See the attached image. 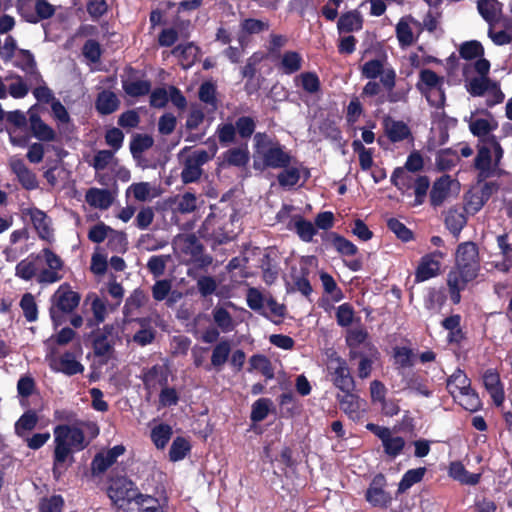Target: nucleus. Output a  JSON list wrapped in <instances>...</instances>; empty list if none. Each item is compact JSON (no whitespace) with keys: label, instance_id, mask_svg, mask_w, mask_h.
Masks as SVG:
<instances>
[{"label":"nucleus","instance_id":"f257e3e1","mask_svg":"<svg viewBox=\"0 0 512 512\" xmlns=\"http://www.w3.org/2000/svg\"><path fill=\"white\" fill-rule=\"evenodd\" d=\"M254 142L255 169L263 171L266 168L280 169L290 165L292 157L279 142L262 133L254 136Z\"/></svg>","mask_w":512,"mask_h":512},{"label":"nucleus","instance_id":"f03ea898","mask_svg":"<svg viewBox=\"0 0 512 512\" xmlns=\"http://www.w3.org/2000/svg\"><path fill=\"white\" fill-rule=\"evenodd\" d=\"M504 150L497 138H490L482 143H477V155L474 166L478 171V177L482 180L501 174L500 163Z\"/></svg>","mask_w":512,"mask_h":512},{"label":"nucleus","instance_id":"7ed1b4c3","mask_svg":"<svg viewBox=\"0 0 512 512\" xmlns=\"http://www.w3.org/2000/svg\"><path fill=\"white\" fill-rule=\"evenodd\" d=\"M54 473L67 460L74 450H82L85 447V438L81 429L75 426L58 425L54 429Z\"/></svg>","mask_w":512,"mask_h":512},{"label":"nucleus","instance_id":"20e7f679","mask_svg":"<svg viewBox=\"0 0 512 512\" xmlns=\"http://www.w3.org/2000/svg\"><path fill=\"white\" fill-rule=\"evenodd\" d=\"M217 146L212 144L209 151L198 149L191 150L190 147L182 148L178 153L183 168L181 171V180L184 184L196 182L200 179L203 169L202 166L209 162L216 154Z\"/></svg>","mask_w":512,"mask_h":512},{"label":"nucleus","instance_id":"39448f33","mask_svg":"<svg viewBox=\"0 0 512 512\" xmlns=\"http://www.w3.org/2000/svg\"><path fill=\"white\" fill-rule=\"evenodd\" d=\"M444 82V77L437 75L434 71L422 69L416 87L426 97L430 105L443 108L445 103Z\"/></svg>","mask_w":512,"mask_h":512},{"label":"nucleus","instance_id":"423d86ee","mask_svg":"<svg viewBox=\"0 0 512 512\" xmlns=\"http://www.w3.org/2000/svg\"><path fill=\"white\" fill-rule=\"evenodd\" d=\"M464 121L468 124L470 132L478 138V143L496 138L492 133L498 128V122L491 113L484 110L471 112Z\"/></svg>","mask_w":512,"mask_h":512},{"label":"nucleus","instance_id":"0eeeda50","mask_svg":"<svg viewBox=\"0 0 512 512\" xmlns=\"http://www.w3.org/2000/svg\"><path fill=\"white\" fill-rule=\"evenodd\" d=\"M139 495L134 483L126 477L113 479L108 488V496L118 508H130L131 502Z\"/></svg>","mask_w":512,"mask_h":512},{"label":"nucleus","instance_id":"6e6552de","mask_svg":"<svg viewBox=\"0 0 512 512\" xmlns=\"http://www.w3.org/2000/svg\"><path fill=\"white\" fill-rule=\"evenodd\" d=\"M366 428L381 440L384 452L388 457L395 459L403 453L406 441L402 436L396 434L388 427L379 426L374 423H368Z\"/></svg>","mask_w":512,"mask_h":512},{"label":"nucleus","instance_id":"1a4fd4ad","mask_svg":"<svg viewBox=\"0 0 512 512\" xmlns=\"http://www.w3.org/2000/svg\"><path fill=\"white\" fill-rule=\"evenodd\" d=\"M362 75L367 79H376L380 77V82L385 89H392L396 84V72L384 61L373 59L363 64L361 68Z\"/></svg>","mask_w":512,"mask_h":512},{"label":"nucleus","instance_id":"9d476101","mask_svg":"<svg viewBox=\"0 0 512 512\" xmlns=\"http://www.w3.org/2000/svg\"><path fill=\"white\" fill-rule=\"evenodd\" d=\"M41 256V263L45 261L47 268L42 269L38 274V283L52 284L62 279L61 270L63 262L50 249H43Z\"/></svg>","mask_w":512,"mask_h":512},{"label":"nucleus","instance_id":"9b49d317","mask_svg":"<svg viewBox=\"0 0 512 512\" xmlns=\"http://www.w3.org/2000/svg\"><path fill=\"white\" fill-rule=\"evenodd\" d=\"M455 267L467 271L469 276H477L479 259L478 249L474 243L466 242L458 246Z\"/></svg>","mask_w":512,"mask_h":512},{"label":"nucleus","instance_id":"f8f14e48","mask_svg":"<svg viewBox=\"0 0 512 512\" xmlns=\"http://www.w3.org/2000/svg\"><path fill=\"white\" fill-rule=\"evenodd\" d=\"M329 368L333 370V383L338 389L342 392L353 390L354 380L344 359L333 353L330 357Z\"/></svg>","mask_w":512,"mask_h":512},{"label":"nucleus","instance_id":"ddd939ff","mask_svg":"<svg viewBox=\"0 0 512 512\" xmlns=\"http://www.w3.org/2000/svg\"><path fill=\"white\" fill-rule=\"evenodd\" d=\"M445 254L441 251H434L424 255L418 264L415 272L416 282H424L435 276L440 272L441 260Z\"/></svg>","mask_w":512,"mask_h":512},{"label":"nucleus","instance_id":"4468645a","mask_svg":"<svg viewBox=\"0 0 512 512\" xmlns=\"http://www.w3.org/2000/svg\"><path fill=\"white\" fill-rule=\"evenodd\" d=\"M422 24L411 16L402 17L396 25V37L401 47L411 46L422 31Z\"/></svg>","mask_w":512,"mask_h":512},{"label":"nucleus","instance_id":"2eb2a0df","mask_svg":"<svg viewBox=\"0 0 512 512\" xmlns=\"http://www.w3.org/2000/svg\"><path fill=\"white\" fill-rule=\"evenodd\" d=\"M173 248L185 260H196L202 253V245L194 234H180L173 240Z\"/></svg>","mask_w":512,"mask_h":512},{"label":"nucleus","instance_id":"dca6fc26","mask_svg":"<svg viewBox=\"0 0 512 512\" xmlns=\"http://www.w3.org/2000/svg\"><path fill=\"white\" fill-rule=\"evenodd\" d=\"M17 8L21 17L25 21L33 24H36L41 20L48 19L55 13V7L46 0H37L35 3V11H32L31 8L22 0L19 1Z\"/></svg>","mask_w":512,"mask_h":512},{"label":"nucleus","instance_id":"f3484780","mask_svg":"<svg viewBox=\"0 0 512 512\" xmlns=\"http://www.w3.org/2000/svg\"><path fill=\"white\" fill-rule=\"evenodd\" d=\"M496 185L492 182L485 183L481 189L470 190L465 195L464 211L467 214H476L488 201Z\"/></svg>","mask_w":512,"mask_h":512},{"label":"nucleus","instance_id":"a211bd4d","mask_svg":"<svg viewBox=\"0 0 512 512\" xmlns=\"http://www.w3.org/2000/svg\"><path fill=\"white\" fill-rule=\"evenodd\" d=\"M475 278L476 276H469L467 271L457 267L449 272L447 276V285L451 300L454 304H458L460 302V292L463 291L467 284Z\"/></svg>","mask_w":512,"mask_h":512},{"label":"nucleus","instance_id":"6ab92c4d","mask_svg":"<svg viewBox=\"0 0 512 512\" xmlns=\"http://www.w3.org/2000/svg\"><path fill=\"white\" fill-rule=\"evenodd\" d=\"M337 400L340 408L353 420L360 419L366 410V402L351 391L338 394Z\"/></svg>","mask_w":512,"mask_h":512},{"label":"nucleus","instance_id":"aec40b11","mask_svg":"<svg viewBox=\"0 0 512 512\" xmlns=\"http://www.w3.org/2000/svg\"><path fill=\"white\" fill-rule=\"evenodd\" d=\"M25 215L29 217L39 237L46 241L53 238V229L51 219L42 210L32 207L25 210Z\"/></svg>","mask_w":512,"mask_h":512},{"label":"nucleus","instance_id":"412c9836","mask_svg":"<svg viewBox=\"0 0 512 512\" xmlns=\"http://www.w3.org/2000/svg\"><path fill=\"white\" fill-rule=\"evenodd\" d=\"M386 479L382 474L376 475L366 492V500L373 506L385 507L390 501V495L384 490Z\"/></svg>","mask_w":512,"mask_h":512},{"label":"nucleus","instance_id":"4be33fe9","mask_svg":"<svg viewBox=\"0 0 512 512\" xmlns=\"http://www.w3.org/2000/svg\"><path fill=\"white\" fill-rule=\"evenodd\" d=\"M456 183L450 176L444 175L437 179L430 192V201L433 206H440L447 200L452 193L453 187H456Z\"/></svg>","mask_w":512,"mask_h":512},{"label":"nucleus","instance_id":"5701e85b","mask_svg":"<svg viewBox=\"0 0 512 512\" xmlns=\"http://www.w3.org/2000/svg\"><path fill=\"white\" fill-rule=\"evenodd\" d=\"M52 302L62 312H71L78 306L80 296L68 285H61L54 293Z\"/></svg>","mask_w":512,"mask_h":512},{"label":"nucleus","instance_id":"b1692460","mask_svg":"<svg viewBox=\"0 0 512 512\" xmlns=\"http://www.w3.org/2000/svg\"><path fill=\"white\" fill-rule=\"evenodd\" d=\"M10 167L16 175L18 181L27 190H34L38 187L37 177L24 163V161L17 157L10 159Z\"/></svg>","mask_w":512,"mask_h":512},{"label":"nucleus","instance_id":"393cba45","mask_svg":"<svg viewBox=\"0 0 512 512\" xmlns=\"http://www.w3.org/2000/svg\"><path fill=\"white\" fill-rule=\"evenodd\" d=\"M161 190L150 182L132 183L126 190V196L132 195L136 201L149 202L159 197Z\"/></svg>","mask_w":512,"mask_h":512},{"label":"nucleus","instance_id":"a878e982","mask_svg":"<svg viewBox=\"0 0 512 512\" xmlns=\"http://www.w3.org/2000/svg\"><path fill=\"white\" fill-rule=\"evenodd\" d=\"M51 367L54 370L62 372L66 375L78 374L84 370L83 365L77 361L75 356L70 352H66L59 358L53 359L51 362Z\"/></svg>","mask_w":512,"mask_h":512},{"label":"nucleus","instance_id":"bb28decb","mask_svg":"<svg viewBox=\"0 0 512 512\" xmlns=\"http://www.w3.org/2000/svg\"><path fill=\"white\" fill-rule=\"evenodd\" d=\"M41 256L28 257L21 260L15 268V275L25 281L31 280L36 277L38 280V274L41 271Z\"/></svg>","mask_w":512,"mask_h":512},{"label":"nucleus","instance_id":"cd10ccee","mask_svg":"<svg viewBox=\"0 0 512 512\" xmlns=\"http://www.w3.org/2000/svg\"><path fill=\"white\" fill-rule=\"evenodd\" d=\"M468 92L473 96H482L486 91L493 90L496 96V102L499 103L504 99V95L500 92L496 86L487 77H475L469 80L467 84Z\"/></svg>","mask_w":512,"mask_h":512},{"label":"nucleus","instance_id":"c85d7f7f","mask_svg":"<svg viewBox=\"0 0 512 512\" xmlns=\"http://www.w3.org/2000/svg\"><path fill=\"white\" fill-rule=\"evenodd\" d=\"M30 127L33 135L40 141H54L56 139V132L41 120V118L32 111L29 110Z\"/></svg>","mask_w":512,"mask_h":512},{"label":"nucleus","instance_id":"c756f323","mask_svg":"<svg viewBox=\"0 0 512 512\" xmlns=\"http://www.w3.org/2000/svg\"><path fill=\"white\" fill-rule=\"evenodd\" d=\"M483 383L490 393L494 403L500 406L504 400V392L500 385L499 375L492 369L485 371L483 375Z\"/></svg>","mask_w":512,"mask_h":512},{"label":"nucleus","instance_id":"7c9ffc66","mask_svg":"<svg viewBox=\"0 0 512 512\" xmlns=\"http://www.w3.org/2000/svg\"><path fill=\"white\" fill-rule=\"evenodd\" d=\"M126 512H164L159 500L153 496L141 494L131 502Z\"/></svg>","mask_w":512,"mask_h":512},{"label":"nucleus","instance_id":"2f4dec72","mask_svg":"<svg viewBox=\"0 0 512 512\" xmlns=\"http://www.w3.org/2000/svg\"><path fill=\"white\" fill-rule=\"evenodd\" d=\"M85 200L91 207L101 210L108 209L113 202L111 193L100 188H90L86 192Z\"/></svg>","mask_w":512,"mask_h":512},{"label":"nucleus","instance_id":"473e14b6","mask_svg":"<svg viewBox=\"0 0 512 512\" xmlns=\"http://www.w3.org/2000/svg\"><path fill=\"white\" fill-rule=\"evenodd\" d=\"M383 124L385 133L389 140L392 142L403 141L407 139L411 134L409 127L402 121L386 118Z\"/></svg>","mask_w":512,"mask_h":512},{"label":"nucleus","instance_id":"72a5a7b5","mask_svg":"<svg viewBox=\"0 0 512 512\" xmlns=\"http://www.w3.org/2000/svg\"><path fill=\"white\" fill-rule=\"evenodd\" d=\"M477 9L489 26H493L501 15L502 4L498 0H479Z\"/></svg>","mask_w":512,"mask_h":512},{"label":"nucleus","instance_id":"f704fd0d","mask_svg":"<svg viewBox=\"0 0 512 512\" xmlns=\"http://www.w3.org/2000/svg\"><path fill=\"white\" fill-rule=\"evenodd\" d=\"M212 316L216 327L223 333L232 332L237 326V321L234 320L226 307H214L212 310Z\"/></svg>","mask_w":512,"mask_h":512},{"label":"nucleus","instance_id":"c9c22d12","mask_svg":"<svg viewBox=\"0 0 512 512\" xmlns=\"http://www.w3.org/2000/svg\"><path fill=\"white\" fill-rule=\"evenodd\" d=\"M172 53L179 58L182 67L187 69L198 59L199 49L193 43H187L175 47Z\"/></svg>","mask_w":512,"mask_h":512},{"label":"nucleus","instance_id":"e433bc0d","mask_svg":"<svg viewBox=\"0 0 512 512\" xmlns=\"http://www.w3.org/2000/svg\"><path fill=\"white\" fill-rule=\"evenodd\" d=\"M449 475L466 485H475L480 480V474L470 473L460 462H453L449 467Z\"/></svg>","mask_w":512,"mask_h":512},{"label":"nucleus","instance_id":"4c0bfd02","mask_svg":"<svg viewBox=\"0 0 512 512\" xmlns=\"http://www.w3.org/2000/svg\"><path fill=\"white\" fill-rule=\"evenodd\" d=\"M134 321L139 324L140 329L134 334L132 340L140 346L152 343L155 338V330L151 327L149 320L139 318Z\"/></svg>","mask_w":512,"mask_h":512},{"label":"nucleus","instance_id":"58836bf2","mask_svg":"<svg viewBox=\"0 0 512 512\" xmlns=\"http://www.w3.org/2000/svg\"><path fill=\"white\" fill-rule=\"evenodd\" d=\"M470 388V379L461 370H456L447 380V389L452 396H456V394L463 391H468Z\"/></svg>","mask_w":512,"mask_h":512},{"label":"nucleus","instance_id":"ea45409f","mask_svg":"<svg viewBox=\"0 0 512 512\" xmlns=\"http://www.w3.org/2000/svg\"><path fill=\"white\" fill-rule=\"evenodd\" d=\"M51 110L52 116L57 122L59 131H70L72 127L71 118L62 103L59 100H53L51 103Z\"/></svg>","mask_w":512,"mask_h":512},{"label":"nucleus","instance_id":"a19ab883","mask_svg":"<svg viewBox=\"0 0 512 512\" xmlns=\"http://www.w3.org/2000/svg\"><path fill=\"white\" fill-rule=\"evenodd\" d=\"M231 353V344L229 340L222 339L218 342L212 350L211 364L213 367L220 370L227 362Z\"/></svg>","mask_w":512,"mask_h":512},{"label":"nucleus","instance_id":"79ce46f5","mask_svg":"<svg viewBox=\"0 0 512 512\" xmlns=\"http://www.w3.org/2000/svg\"><path fill=\"white\" fill-rule=\"evenodd\" d=\"M284 170L279 173L277 179L282 187H293L295 186L300 178L302 173H306V170L301 166H290L283 168Z\"/></svg>","mask_w":512,"mask_h":512},{"label":"nucleus","instance_id":"37998d69","mask_svg":"<svg viewBox=\"0 0 512 512\" xmlns=\"http://www.w3.org/2000/svg\"><path fill=\"white\" fill-rule=\"evenodd\" d=\"M412 173L407 169L398 167L391 176V182L402 192L408 191L412 189L417 179V176H414Z\"/></svg>","mask_w":512,"mask_h":512},{"label":"nucleus","instance_id":"c03bdc74","mask_svg":"<svg viewBox=\"0 0 512 512\" xmlns=\"http://www.w3.org/2000/svg\"><path fill=\"white\" fill-rule=\"evenodd\" d=\"M303 59L298 52L286 51L280 59V69L285 74H293L302 67Z\"/></svg>","mask_w":512,"mask_h":512},{"label":"nucleus","instance_id":"a18cd8bd","mask_svg":"<svg viewBox=\"0 0 512 512\" xmlns=\"http://www.w3.org/2000/svg\"><path fill=\"white\" fill-rule=\"evenodd\" d=\"M339 32H353L362 28V18L356 11L343 14L338 20Z\"/></svg>","mask_w":512,"mask_h":512},{"label":"nucleus","instance_id":"49530a36","mask_svg":"<svg viewBox=\"0 0 512 512\" xmlns=\"http://www.w3.org/2000/svg\"><path fill=\"white\" fill-rule=\"evenodd\" d=\"M467 222L464 212L460 209H450L445 217V224L449 231L458 235Z\"/></svg>","mask_w":512,"mask_h":512},{"label":"nucleus","instance_id":"de8ad7c7","mask_svg":"<svg viewBox=\"0 0 512 512\" xmlns=\"http://www.w3.org/2000/svg\"><path fill=\"white\" fill-rule=\"evenodd\" d=\"M465 410L474 412L481 408V401L478 394L472 389L463 391L452 396Z\"/></svg>","mask_w":512,"mask_h":512},{"label":"nucleus","instance_id":"09e8293b","mask_svg":"<svg viewBox=\"0 0 512 512\" xmlns=\"http://www.w3.org/2000/svg\"><path fill=\"white\" fill-rule=\"evenodd\" d=\"M119 105L117 96L109 91H103L99 94L96 101V108L101 114H110L114 112Z\"/></svg>","mask_w":512,"mask_h":512},{"label":"nucleus","instance_id":"8fccbe9b","mask_svg":"<svg viewBox=\"0 0 512 512\" xmlns=\"http://www.w3.org/2000/svg\"><path fill=\"white\" fill-rule=\"evenodd\" d=\"M117 339H119V325H105L102 329L101 336L96 340V346L107 351Z\"/></svg>","mask_w":512,"mask_h":512},{"label":"nucleus","instance_id":"3c124183","mask_svg":"<svg viewBox=\"0 0 512 512\" xmlns=\"http://www.w3.org/2000/svg\"><path fill=\"white\" fill-rule=\"evenodd\" d=\"M425 472L426 469L424 467L410 469L406 471L401 481L399 482L398 492L403 493L410 487H412L414 484L420 482L423 479Z\"/></svg>","mask_w":512,"mask_h":512},{"label":"nucleus","instance_id":"603ef678","mask_svg":"<svg viewBox=\"0 0 512 512\" xmlns=\"http://www.w3.org/2000/svg\"><path fill=\"white\" fill-rule=\"evenodd\" d=\"M38 418L34 411H27L15 423V433L23 437L29 431L35 428Z\"/></svg>","mask_w":512,"mask_h":512},{"label":"nucleus","instance_id":"864d4df0","mask_svg":"<svg viewBox=\"0 0 512 512\" xmlns=\"http://www.w3.org/2000/svg\"><path fill=\"white\" fill-rule=\"evenodd\" d=\"M111 307H113V304H107L106 300L98 296H94L92 298L91 310L96 321V324L104 322L109 312L114 310Z\"/></svg>","mask_w":512,"mask_h":512},{"label":"nucleus","instance_id":"5fc2aeb1","mask_svg":"<svg viewBox=\"0 0 512 512\" xmlns=\"http://www.w3.org/2000/svg\"><path fill=\"white\" fill-rule=\"evenodd\" d=\"M172 435V429L169 425L160 424L151 431V439L158 449H163Z\"/></svg>","mask_w":512,"mask_h":512},{"label":"nucleus","instance_id":"6e6d98bb","mask_svg":"<svg viewBox=\"0 0 512 512\" xmlns=\"http://www.w3.org/2000/svg\"><path fill=\"white\" fill-rule=\"evenodd\" d=\"M146 296L141 290H134V292L126 299L123 307V313L125 317H129L134 314L136 310L144 305Z\"/></svg>","mask_w":512,"mask_h":512},{"label":"nucleus","instance_id":"4d7b16f0","mask_svg":"<svg viewBox=\"0 0 512 512\" xmlns=\"http://www.w3.org/2000/svg\"><path fill=\"white\" fill-rule=\"evenodd\" d=\"M393 356L395 364L400 368H409L414 365L415 355L408 347H395Z\"/></svg>","mask_w":512,"mask_h":512},{"label":"nucleus","instance_id":"13d9d810","mask_svg":"<svg viewBox=\"0 0 512 512\" xmlns=\"http://www.w3.org/2000/svg\"><path fill=\"white\" fill-rule=\"evenodd\" d=\"M267 299L268 297H265L257 288L251 287L247 291V305L256 312L261 313L264 310Z\"/></svg>","mask_w":512,"mask_h":512},{"label":"nucleus","instance_id":"bf43d9fd","mask_svg":"<svg viewBox=\"0 0 512 512\" xmlns=\"http://www.w3.org/2000/svg\"><path fill=\"white\" fill-rule=\"evenodd\" d=\"M190 450L189 442L183 437H177L173 440L169 451V457L172 461L182 460Z\"/></svg>","mask_w":512,"mask_h":512},{"label":"nucleus","instance_id":"052dcab7","mask_svg":"<svg viewBox=\"0 0 512 512\" xmlns=\"http://www.w3.org/2000/svg\"><path fill=\"white\" fill-rule=\"evenodd\" d=\"M272 402L268 398H260L254 402L251 411V420L253 422H260L264 420L270 411Z\"/></svg>","mask_w":512,"mask_h":512},{"label":"nucleus","instance_id":"680f3d73","mask_svg":"<svg viewBox=\"0 0 512 512\" xmlns=\"http://www.w3.org/2000/svg\"><path fill=\"white\" fill-rule=\"evenodd\" d=\"M225 159L228 164L234 166H244L249 160L247 147H237L227 151Z\"/></svg>","mask_w":512,"mask_h":512},{"label":"nucleus","instance_id":"e2e57ef3","mask_svg":"<svg viewBox=\"0 0 512 512\" xmlns=\"http://www.w3.org/2000/svg\"><path fill=\"white\" fill-rule=\"evenodd\" d=\"M150 88V83L145 80L126 81L123 84L124 91L132 97L145 95Z\"/></svg>","mask_w":512,"mask_h":512},{"label":"nucleus","instance_id":"0e129e2a","mask_svg":"<svg viewBox=\"0 0 512 512\" xmlns=\"http://www.w3.org/2000/svg\"><path fill=\"white\" fill-rule=\"evenodd\" d=\"M251 368L261 372L266 378L272 379L274 372L269 359L263 355H254L250 358Z\"/></svg>","mask_w":512,"mask_h":512},{"label":"nucleus","instance_id":"69168bd1","mask_svg":"<svg viewBox=\"0 0 512 512\" xmlns=\"http://www.w3.org/2000/svg\"><path fill=\"white\" fill-rule=\"evenodd\" d=\"M64 500L60 495L45 497L39 502V512H61Z\"/></svg>","mask_w":512,"mask_h":512},{"label":"nucleus","instance_id":"338daca9","mask_svg":"<svg viewBox=\"0 0 512 512\" xmlns=\"http://www.w3.org/2000/svg\"><path fill=\"white\" fill-rule=\"evenodd\" d=\"M20 306L27 321L33 322L37 319V306L32 294H24L20 301Z\"/></svg>","mask_w":512,"mask_h":512},{"label":"nucleus","instance_id":"774afa93","mask_svg":"<svg viewBox=\"0 0 512 512\" xmlns=\"http://www.w3.org/2000/svg\"><path fill=\"white\" fill-rule=\"evenodd\" d=\"M387 226L400 240L404 242H408L413 238L411 230L396 218L388 219Z\"/></svg>","mask_w":512,"mask_h":512}]
</instances>
